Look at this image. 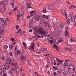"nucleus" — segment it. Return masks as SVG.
I'll return each mask as SVG.
<instances>
[{
    "mask_svg": "<svg viewBox=\"0 0 76 76\" xmlns=\"http://www.w3.org/2000/svg\"><path fill=\"white\" fill-rule=\"evenodd\" d=\"M10 55L11 56H13V54H12V52H10Z\"/></svg>",
    "mask_w": 76,
    "mask_h": 76,
    "instance_id": "3c124183",
    "label": "nucleus"
},
{
    "mask_svg": "<svg viewBox=\"0 0 76 76\" xmlns=\"http://www.w3.org/2000/svg\"><path fill=\"white\" fill-rule=\"evenodd\" d=\"M59 39V37L57 38L55 40V42L56 44H58V40Z\"/></svg>",
    "mask_w": 76,
    "mask_h": 76,
    "instance_id": "393cba45",
    "label": "nucleus"
},
{
    "mask_svg": "<svg viewBox=\"0 0 76 76\" xmlns=\"http://www.w3.org/2000/svg\"><path fill=\"white\" fill-rule=\"evenodd\" d=\"M19 25H17V26H16V29H17V30H18V29H19Z\"/></svg>",
    "mask_w": 76,
    "mask_h": 76,
    "instance_id": "09e8293b",
    "label": "nucleus"
},
{
    "mask_svg": "<svg viewBox=\"0 0 76 76\" xmlns=\"http://www.w3.org/2000/svg\"><path fill=\"white\" fill-rule=\"evenodd\" d=\"M1 59L2 60H5V58H4V56H2L1 57Z\"/></svg>",
    "mask_w": 76,
    "mask_h": 76,
    "instance_id": "c756f323",
    "label": "nucleus"
},
{
    "mask_svg": "<svg viewBox=\"0 0 76 76\" xmlns=\"http://www.w3.org/2000/svg\"><path fill=\"white\" fill-rule=\"evenodd\" d=\"M35 11H32L31 12H30V13H31V14H32V13H34V12H35Z\"/></svg>",
    "mask_w": 76,
    "mask_h": 76,
    "instance_id": "13d9d810",
    "label": "nucleus"
},
{
    "mask_svg": "<svg viewBox=\"0 0 76 76\" xmlns=\"http://www.w3.org/2000/svg\"><path fill=\"white\" fill-rule=\"evenodd\" d=\"M53 47L54 48H56V49L57 50V51H59L58 49V47H57V45H56V44H55V46H54V45H53Z\"/></svg>",
    "mask_w": 76,
    "mask_h": 76,
    "instance_id": "1a4fd4ad",
    "label": "nucleus"
},
{
    "mask_svg": "<svg viewBox=\"0 0 76 76\" xmlns=\"http://www.w3.org/2000/svg\"><path fill=\"white\" fill-rule=\"evenodd\" d=\"M11 39L12 41H14L15 38H11Z\"/></svg>",
    "mask_w": 76,
    "mask_h": 76,
    "instance_id": "774afa93",
    "label": "nucleus"
},
{
    "mask_svg": "<svg viewBox=\"0 0 76 76\" xmlns=\"http://www.w3.org/2000/svg\"><path fill=\"white\" fill-rule=\"evenodd\" d=\"M57 65H58V66H60V64H61V63L58 62V63H57Z\"/></svg>",
    "mask_w": 76,
    "mask_h": 76,
    "instance_id": "680f3d73",
    "label": "nucleus"
},
{
    "mask_svg": "<svg viewBox=\"0 0 76 76\" xmlns=\"http://www.w3.org/2000/svg\"><path fill=\"white\" fill-rule=\"evenodd\" d=\"M21 58V60H25L26 59L25 55H24L23 54L22 55Z\"/></svg>",
    "mask_w": 76,
    "mask_h": 76,
    "instance_id": "6e6552de",
    "label": "nucleus"
},
{
    "mask_svg": "<svg viewBox=\"0 0 76 76\" xmlns=\"http://www.w3.org/2000/svg\"><path fill=\"white\" fill-rule=\"evenodd\" d=\"M64 64L65 66H67L69 65V64L67 63H65Z\"/></svg>",
    "mask_w": 76,
    "mask_h": 76,
    "instance_id": "c85d7f7f",
    "label": "nucleus"
},
{
    "mask_svg": "<svg viewBox=\"0 0 76 76\" xmlns=\"http://www.w3.org/2000/svg\"><path fill=\"white\" fill-rule=\"evenodd\" d=\"M59 25L60 27H61V28H63V24L59 22Z\"/></svg>",
    "mask_w": 76,
    "mask_h": 76,
    "instance_id": "412c9836",
    "label": "nucleus"
},
{
    "mask_svg": "<svg viewBox=\"0 0 76 76\" xmlns=\"http://www.w3.org/2000/svg\"><path fill=\"white\" fill-rule=\"evenodd\" d=\"M2 73H3V72L0 70V76H3V74Z\"/></svg>",
    "mask_w": 76,
    "mask_h": 76,
    "instance_id": "c9c22d12",
    "label": "nucleus"
},
{
    "mask_svg": "<svg viewBox=\"0 0 76 76\" xmlns=\"http://www.w3.org/2000/svg\"><path fill=\"white\" fill-rule=\"evenodd\" d=\"M37 27L36 26L35 27V28L34 29V31L36 32V31H37Z\"/></svg>",
    "mask_w": 76,
    "mask_h": 76,
    "instance_id": "c03bdc74",
    "label": "nucleus"
},
{
    "mask_svg": "<svg viewBox=\"0 0 76 76\" xmlns=\"http://www.w3.org/2000/svg\"><path fill=\"white\" fill-rule=\"evenodd\" d=\"M54 4H52L51 6H50V7H49V8L50 9H53V7H54Z\"/></svg>",
    "mask_w": 76,
    "mask_h": 76,
    "instance_id": "aec40b11",
    "label": "nucleus"
},
{
    "mask_svg": "<svg viewBox=\"0 0 76 76\" xmlns=\"http://www.w3.org/2000/svg\"><path fill=\"white\" fill-rule=\"evenodd\" d=\"M42 12L43 13H47V11H46V8H44L43 9Z\"/></svg>",
    "mask_w": 76,
    "mask_h": 76,
    "instance_id": "dca6fc26",
    "label": "nucleus"
},
{
    "mask_svg": "<svg viewBox=\"0 0 76 76\" xmlns=\"http://www.w3.org/2000/svg\"><path fill=\"white\" fill-rule=\"evenodd\" d=\"M22 75L23 76H25V73H24V72H22Z\"/></svg>",
    "mask_w": 76,
    "mask_h": 76,
    "instance_id": "0e129e2a",
    "label": "nucleus"
},
{
    "mask_svg": "<svg viewBox=\"0 0 76 76\" xmlns=\"http://www.w3.org/2000/svg\"><path fill=\"white\" fill-rule=\"evenodd\" d=\"M57 75H59L60 74H61V70L60 69H58L57 70Z\"/></svg>",
    "mask_w": 76,
    "mask_h": 76,
    "instance_id": "39448f33",
    "label": "nucleus"
},
{
    "mask_svg": "<svg viewBox=\"0 0 76 76\" xmlns=\"http://www.w3.org/2000/svg\"><path fill=\"white\" fill-rule=\"evenodd\" d=\"M11 6L12 7H15V4H14V2H12V3Z\"/></svg>",
    "mask_w": 76,
    "mask_h": 76,
    "instance_id": "cd10ccee",
    "label": "nucleus"
},
{
    "mask_svg": "<svg viewBox=\"0 0 76 76\" xmlns=\"http://www.w3.org/2000/svg\"><path fill=\"white\" fill-rule=\"evenodd\" d=\"M70 21H71V23H73V26H76V23L74 22V21H73V19H72V18H71L70 19Z\"/></svg>",
    "mask_w": 76,
    "mask_h": 76,
    "instance_id": "423d86ee",
    "label": "nucleus"
},
{
    "mask_svg": "<svg viewBox=\"0 0 76 76\" xmlns=\"http://www.w3.org/2000/svg\"><path fill=\"white\" fill-rule=\"evenodd\" d=\"M42 22H43V21L42 20H40V24H42Z\"/></svg>",
    "mask_w": 76,
    "mask_h": 76,
    "instance_id": "a18cd8bd",
    "label": "nucleus"
},
{
    "mask_svg": "<svg viewBox=\"0 0 76 76\" xmlns=\"http://www.w3.org/2000/svg\"><path fill=\"white\" fill-rule=\"evenodd\" d=\"M21 31H22V30L21 29H19L18 31H17V34H19V33H21Z\"/></svg>",
    "mask_w": 76,
    "mask_h": 76,
    "instance_id": "6ab92c4d",
    "label": "nucleus"
},
{
    "mask_svg": "<svg viewBox=\"0 0 76 76\" xmlns=\"http://www.w3.org/2000/svg\"><path fill=\"white\" fill-rule=\"evenodd\" d=\"M9 73H10L11 75H12V71L10 70L9 71Z\"/></svg>",
    "mask_w": 76,
    "mask_h": 76,
    "instance_id": "603ef678",
    "label": "nucleus"
},
{
    "mask_svg": "<svg viewBox=\"0 0 76 76\" xmlns=\"http://www.w3.org/2000/svg\"><path fill=\"white\" fill-rule=\"evenodd\" d=\"M16 72L17 74H19V67H17L16 69Z\"/></svg>",
    "mask_w": 76,
    "mask_h": 76,
    "instance_id": "f8f14e48",
    "label": "nucleus"
},
{
    "mask_svg": "<svg viewBox=\"0 0 76 76\" xmlns=\"http://www.w3.org/2000/svg\"><path fill=\"white\" fill-rule=\"evenodd\" d=\"M59 2H60L59 0H56L55 1L54 3H56V4H58Z\"/></svg>",
    "mask_w": 76,
    "mask_h": 76,
    "instance_id": "bb28decb",
    "label": "nucleus"
},
{
    "mask_svg": "<svg viewBox=\"0 0 76 76\" xmlns=\"http://www.w3.org/2000/svg\"><path fill=\"white\" fill-rule=\"evenodd\" d=\"M7 5V4H6L5 3L3 4V6L4 7H6V6Z\"/></svg>",
    "mask_w": 76,
    "mask_h": 76,
    "instance_id": "5fc2aeb1",
    "label": "nucleus"
},
{
    "mask_svg": "<svg viewBox=\"0 0 76 76\" xmlns=\"http://www.w3.org/2000/svg\"><path fill=\"white\" fill-rule=\"evenodd\" d=\"M7 48H8V46L7 45H5L4 46V49L6 50L7 49Z\"/></svg>",
    "mask_w": 76,
    "mask_h": 76,
    "instance_id": "72a5a7b5",
    "label": "nucleus"
},
{
    "mask_svg": "<svg viewBox=\"0 0 76 76\" xmlns=\"http://www.w3.org/2000/svg\"><path fill=\"white\" fill-rule=\"evenodd\" d=\"M23 45H24L25 47H26L27 45H26V43L23 42Z\"/></svg>",
    "mask_w": 76,
    "mask_h": 76,
    "instance_id": "f704fd0d",
    "label": "nucleus"
},
{
    "mask_svg": "<svg viewBox=\"0 0 76 76\" xmlns=\"http://www.w3.org/2000/svg\"><path fill=\"white\" fill-rule=\"evenodd\" d=\"M63 74H64V75L66 76V75H67V74H68V73H67V72L66 71H64L63 72Z\"/></svg>",
    "mask_w": 76,
    "mask_h": 76,
    "instance_id": "b1692460",
    "label": "nucleus"
},
{
    "mask_svg": "<svg viewBox=\"0 0 76 76\" xmlns=\"http://www.w3.org/2000/svg\"><path fill=\"white\" fill-rule=\"evenodd\" d=\"M37 22V19L35 18H32L30 21V22L32 23H35Z\"/></svg>",
    "mask_w": 76,
    "mask_h": 76,
    "instance_id": "f03ea898",
    "label": "nucleus"
},
{
    "mask_svg": "<svg viewBox=\"0 0 76 76\" xmlns=\"http://www.w3.org/2000/svg\"><path fill=\"white\" fill-rule=\"evenodd\" d=\"M56 12V10H53L52 11V13H54V12Z\"/></svg>",
    "mask_w": 76,
    "mask_h": 76,
    "instance_id": "a19ab883",
    "label": "nucleus"
},
{
    "mask_svg": "<svg viewBox=\"0 0 76 76\" xmlns=\"http://www.w3.org/2000/svg\"><path fill=\"white\" fill-rule=\"evenodd\" d=\"M47 49L45 48H42L40 49V50L41 51H47Z\"/></svg>",
    "mask_w": 76,
    "mask_h": 76,
    "instance_id": "ddd939ff",
    "label": "nucleus"
},
{
    "mask_svg": "<svg viewBox=\"0 0 76 76\" xmlns=\"http://www.w3.org/2000/svg\"><path fill=\"white\" fill-rule=\"evenodd\" d=\"M21 12H22V13L21 14V16H24V13L22 11Z\"/></svg>",
    "mask_w": 76,
    "mask_h": 76,
    "instance_id": "79ce46f5",
    "label": "nucleus"
},
{
    "mask_svg": "<svg viewBox=\"0 0 76 76\" xmlns=\"http://www.w3.org/2000/svg\"><path fill=\"white\" fill-rule=\"evenodd\" d=\"M70 40L71 42H72V41H73V38L71 37V38L70 39Z\"/></svg>",
    "mask_w": 76,
    "mask_h": 76,
    "instance_id": "864d4df0",
    "label": "nucleus"
},
{
    "mask_svg": "<svg viewBox=\"0 0 76 76\" xmlns=\"http://www.w3.org/2000/svg\"><path fill=\"white\" fill-rule=\"evenodd\" d=\"M56 60L57 61H58V62H59L60 63H62V62L63 61L58 58H56Z\"/></svg>",
    "mask_w": 76,
    "mask_h": 76,
    "instance_id": "4be33fe9",
    "label": "nucleus"
},
{
    "mask_svg": "<svg viewBox=\"0 0 76 76\" xmlns=\"http://www.w3.org/2000/svg\"><path fill=\"white\" fill-rule=\"evenodd\" d=\"M16 44V42H14L12 44V45L13 46H14V47H15V44Z\"/></svg>",
    "mask_w": 76,
    "mask_h": 76,
    "instance_id": "ea45409f",
    "label": "nucleus"
},
{
    "mask_svg": "<svg viewBox=\"0 0 76 76\" xmlns=\"http://www.w3.org/2000/svg\"><path fill=\"white\" fill-rule=\"evenodd\" d=\"M68 72H69V73H73V71L71 70H68Z\"/></svg>",
    "mask_w": 76,
    "mask_h": 76,
    "instance_id": "473e14b6",
    "label": "nucleus"
},
{
    "mask_svg": "<svg viewBox=\"0 0 76 76\" xmlns=\"http://www.w3.org/2000/svg\"><path fill=\"white\" fill-rule=\"evenodd\" d=\"M53 69H55V70H57V67H55V66H53Z\"/></svg>",
    "mask_w": 76,
    "mask_h": 76,
    "instance_id": "49530a36",
    "label": "nucleus"
},
{
    "mask_svg": "<svg viewBox=\"0 0 76 76\" xmlns=\"http://www.w3.org/2000/svg\"><path fill=\"white\" fill-rule=\"evenodd\" d=\"M65 50H68V51H72L73 50V48H68L66 47L65 48Z\"/></svg>",
    "mask_w": 76,
    "mask_h": 76,
    "instance_id": "9d476101",
    "label": "nucleus"
},
{
    "mask_svg": "<svg viewBox=\"0 0 76 76\" xmlns=\"http://www.w3.org/2000/svg\"><path fill=\"white\" fill-rule=\"evenodd\" d=\"M62 41H63V40L61 39L59 40H58V42H62Z\"/></svg>",
    "mask_w": 76,
    "mask_h": 76,
    "instance_id": "37998d69",
    "label": "nucleus"
},
{
    "mask_svg": "<svg viewBox=\"0 0 76 76\" xmlns=\"http://www.w3.org/2000/svg\"><path fill=\"white\" fill-rule=\"evenodd\" d=\"M34 45H35V43H34V42H33V45H32L29 48V50L31 51V50H32V51H34Z\"/></svg>",
    "mask_w": 76,
    "mask_h": 76,
    "instance_id": "7ed1b4c3",
    "label": "nucleus"
},
{
    "mask_svg": "<svg viewBox=\"0 0 76 76\" xmlns=\"http://www.w3.org/2000/svg\"><path fill=\"white\" fill-rule=\"evenodd\" d=\"M65 34H68V31L67 30H66L65 31Z\"/></svg>",
    "mask_w": 76,
    "mask_h": 76,
    "instance_id": "4d7b16f0",
    "label": "nucleus"
},
{
    "mask_svg": "<svg viewBox=\"0 0 76 76\" xmlns=\"http://www.w3.org/2000/svg\"><path fill=\"white\" fill-rule=\"evenodd\" d=\"M7 60L8 61H9V60H10V58H9V57H7Z\"/></svg>",
    "mask_w": 76,
    "mask_h": 76,
    "instance_id": "8fccbe9b",
    "label": "nucleus"
},
{
    "mask_svg": "<svg viewBox=\"0 0 76 76\" xmlns=\"http://www.w3.org/2000/svg\"><path fill=\"white\" fill-rule=\"evenodd\" d=\"M50 43H51V44H52L53 43V42L51 40H50Z\"/></svg>",
    "mask_w": 76,
    "mask_h": 76,
    "instance_id": "e2e57ef3",
    "label": "nucleus"
},
{
    "mask_svg": "<svg viewBox=\"0 0 76 76\" xmlns=\"http://www.w3.org/2000/svg\"><path fill=\"white\" fill-rule=\"evenodd\" d=\"M62 13L63 15H65L66 16V19H67V13H66V11H64V13L62 12Z\"/></svg>",
    "mask_w": 76,
    "mask_h": 76,
    "instance_id": "9b49d317",
    "label": "nucleus"
},
{
    "mask_svg": "<svg viewBox=\"0 0 76 76\" xmlns=\"http://www.w3.org/2000/svg\"><path fill=\"white\" fill-rule=\"evenodd\" d=\"M67 22L68 25H70V20H69V19L68 18V19Z\"/></svg>",
    "mask_w": 76,
    "mask_h": 76,
    "instance_id": "5701e85b",
    "label": "nucleus"
},
{
    "mask_svg": "<svg viewBox=\"0 0 76 76\" xmlns=\"http://www.w3.org/2000/svg\"><path fill=\"white\" fill-rule=\"evenodd\" d=\"M4 21V19L3 18H1L0 19V22H3Z\"/></svg>",
    "mask_w": 76,
    "mask_h": 76,
    "instance_id": "2f4dec72",
    "label": "nucleus"
},
{
    "mask_svg": "<svg viewBox=\"0 0 76 76\" xmlns=\"http://www.w3.org/2000/svg\"><path fill=\"white\" fill-rule=\"evenodd\" d=\"M36 37H37V38H41V37L39 35L37 34L36 35Z\"/></svg>",
    "mask_w": 76,
    "mask_h": 76,
    "instance_id": "6e6d98bb",
    "label": "nucleus"
},
{
    "mask_svg": "<svg viewBox=\"0 0 76 76\" xmlns=\"http://www.w3.org/2000/svg\"><path fill=\"white\" fill-rule=\"evenodd\" d=\"M3 32H4V28H1L0 29V35H3Z\"/></svg>",
    "mask_w": 76,
    "mask_h": 76,
    "instance_id": "20e7f679",
    "label": "nucleus"
},
{
    "mask_svg": "<svg viewBox=\"0 0 76 76\" xmlns=\"http://www.w3.org/2000/svg\"><path fill=\"white\" fill-rule=\"evenodd\" d=\"M4 2L3 1H1L0 2V5H2V4H4Z\"/></svg>",
    "mask_w": 76,
    "mask_h": 76,
    "instance_id": "e433bc0d",
    "label": "nucleus"
},
{
    "mask_svg": "<svg viewBox=\"0 0 76 76\" xmlns=\"http://www.w3.org/2000/svg\"><path fill=\"white\" fill-rule=\"evenodd\" d=\"M54 75L55 76H57V72H54Z\"/></svg>",
    "mask_w": 76,
    "mask_h": 76,
    "instance_id": "bf43d9fd",
    "label": "nucleus"
},
{
    "mask_svg": "<svg viewBox=\"0 0 76 76\" xmlns=\"http://www.w3.org/2000/svg\"><path fill=\"white\" fill-rule=\"evenodd\" d=\"M37 54H41V53L40 52H37Z\"/></svg>",
    "mask_w": 76,
    "mask_h": 76,
    "instance_id": "338daca9",
    "label": "nucleus"
},
{
    "mask_svg": "<svg viewBox=\"0 0 76 76\" xmlns=\"http://www.w3.org/2000/svg\"><path fill=\"white\" fill-rule=\"evenodd\" d=\"M53 64L55 65H56V60L54 61V62L53 63Z\"/></svg>",
    "mask_w": 76,
    "mask_h": 76,
    "instance_id": "052dcab7",
    "label": "nucleus"
},
{
    "mask_svg": "<svg viewBox=\"0 0 76 76\" xmlns=\"http://www.w3.org/2000/svg\"><path fill=\"white\" fill-rule=\"evenodd\" d=\"M48 56L50 58H51L52 57V55H50V54H48Z\"/></svg>",
    "mask_w": 76,
    "mask_h": 76,
    "instance_id": "4c0bfd02",
    "label": "nucleus"
},
{
    "mask_svg": "<svg viewBox=\"0 0 76 76\" xmlns=\"http://www.w3.org/2000/svg\"><path fill=\"white\" fill-rule=\"evenodd\" d=\"M44 24H45L46 25H50V23H49V21H47L44 22Z\"/></svg>",
    "mask_w": 76,
    "mask_h": 76,
    "instance_id": "a211bd4d",
    "label": "nucleus"
},
{
    "mask_svg": "<svg viewBox=\"0 0 76 76\" xmlns=\"http://www.w3.org/2000/svg\"><path fill=\"white\" fill-rule=\"evenodd\" d=\"M2 12H3V10H2V9H0V13H1Z\"/></svg>",
    "mask_w": 76,
    "mask_h": 76,
    "instance_id": "69168bd1",
    "label": "nucleus"
},
{
    "mask_svg": "<svg viewBox=\"0 0 76 76\" xmlns=\"http://www.w3.org/2000/svg\"><path fill=\"white\" fill-rule=\"evenodd\" d=\"M73 66L72 65H69V70H70V69H73Z\"/></svg>",
    "mask_w": 76,
    "mask_h": 76,
    "instance_id": "4468645a",
    "label": "nucleus"
},
{
    "mask_svg": "<svg viewBox=\"0 0 76 76\" xmlns=\"http://www.w3.org/2000/svg\"><path fill=\"white\" fill-rule=\"evenodd\" d=\"M14 47V46H13L12 44L10 45H9V48L11 49V50H13V48Z\"/></svg>",
    "mask_w": 76,
    "mask_h": 76,
    "instance_id": "f3484780",
    "label": "nucleus"
},
{
    "mask_svg": "<svg viewBox=\"0 0 76 76\" xmlns=\"http://www.w3.org/2000/svg\"><path fill=\"white\" fill-rule=\"evenodd\" d=\"M39 17L38 15H37L36 16V19H39Z\"/></svg>",
    "mask_w": 76,
    "mask_h": 76,
    "instance_id": "58836bf2",
    "label": "nucleus"
},
{
    "mask_svg": "<svg viewBox=\"0 0 76 76\" xmlns=\"http://www.w3.org/2000/svg\"><path fill=\"white\" fill-rule=\"evenodd\" d=\"M37 31L39 32V34H40L41 35H42L44 36L46 35V34H45V31L42 27H39Z\"/></svg>",
    "mask_w": 76,
    "mask_h": 76,
    "instance_id": "f257e3e1",
    "label": "nucleus"
},
{
    "mask_svg": "<svg viewBox=\"0 0 76 76\" xmlns=\"http://www.w3.org/2000/svg\"><path fill=\"white\" fill-rule=\"evenodd\" d=\"M5 21L7 23L9 22V19L7 18H6L5 19Z\"/></svg>",
    "mask_w": 76,
    "mask_h": 76,
    "instance_id": "7c9ffc66",
    "label": "nucleus"
},
{
    "mask_svg": "<svg viewBox=\"0 0 76 76\" xmlns=\"http://www.w3.org/2000/svg\"><path fill=\"white\" fill-rule=\"evenodd\" d=\"M33 23H31V22H30L29 24V28H32V26H33Z\"/></svg>",
    "mask_w": 76,
    "mask_h": 76,
    "instance_id": "0eeeda50",
    "label": "nucleus"
},
{
    "mask_svg": "<svg viewBox=\"0 0 76 76\" xmlns=\"http://www.w3.org/2000/svg\"><path fill=\"white\" fill-rule=\"evenodd\" d=\"M48 18V16L46 15L45 16V18L46 19H47Z\"/></svg>",
    "mask_w": 76,
    "mask_h": 76,
    "instance_id": "de8ad7c7",
    "label": "nucleus"
},
{
    "mask_svg": "<svg viewBox=\"0 0 76 76\" xmlns=\"http://www.w3.org/2000/svg\"><path fill=\"white\" fill-rule=\"evenodd\" d=\"M27 9H29V8H31V4H27Z\"/></svg>",
    "mask_w": 76,
    "mask_h": 76,
    "instance_id": "2eb2a0df",
    "label": "nucleus"
},
{
    "mask_svg": "<svg viewBox=\"0 0 76 76\" xmlns=\"http://www.w3.org/2000/svg\"><path fill=\"white\" fill-rule=\"evenodd\" d=\"M6 24V22H5V21H2V26H4V25H5Z\"/></svg>",
    "mask_w": 76,
    "mask_h": 76,
    "instance_id": "a878e982",
    "label": "nucleus"
}]
</instances>
